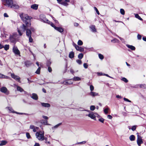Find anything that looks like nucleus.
Wrapping results in <instances>:
<instances>
[{
  "label": "nucleus",
  "mask_w": 146,
  "mask_h": 146,
  "mask_svg": "<svg viewBox=\"0 0 146 146\" xmlns=\"http://www.w3.org/2000/svg\"><path fill=\"white\" fill-rule=\"evenodd\" d=\"M109 108H106L104 110V112L105 114H107L108 113V110Z\"/></svg>",
  "instance_id": "37998d69"
},
{
  "label": "nucleus",
  "mask_w": 146,
  "mask_h": 146,
  "mask_svg": "<svg viewBox=\"0 0 146 146\" xmlns=\"http://www.w3.org/2000/svg\"><path fill=\"white\" fill-rule=\"evenodd\" d=\"M50 64H51L50 62V61H48L47 62L46 65L48 66H49L50 65Z\"/></svg>",
  "instance_id": "680f3d73"
},
{
  "label": "nucleus",
  "mask_w": 146,
  "mask_h": 146,
  "mask_svg": "<svg viewBox=\"0 0 146 146\" xmlns=\"http://www.w3.org/2000/svg\"><path fill=\"white\" fill-rule=\"evenodd\" d=\"M111 42H112L115 43V42H117L119 43V40H117V39L115 38L113 39V40H111Z\"/></svg>",
  "instance_id": "2f4dec72"
},
{
  "label": "nucleus",
  "mask_w": 146,
  "mask_h": 146,
  "mask_svg": "<svg viewBox=\"0 0 146 146\" xmlns=\"http://www.w3.org/2000/svg\"><path fill=\"white\" fill-rule=\"evenodd\" d=\"M34 146H40V145L38 143H36Z\"/></svg>",
  "instance_id": "774afa93"
},
{
  "label": "nucleus",
  "mask_w": 146,
  "mask_h": 146,
  "mask_svg": "<svg viewBox=\"0 0 146 146\" xmlns=\"http://www.w3.org/2000/svg\"><path fill=\"white\" fill-rule=\"evenodd\" d=\"M2 2L4 5L10 7L13 3V1L12 0H3Z\"/></svg>",
  "instance_id": "39448f33"
},
{
  "label": "nucleus",
  "mask_w": 146,
  "mask_h": 146,
  "mask_svg": "<svg viewBox=\"0 0 146 146\" xmlns=\"http://www.w3.org/2000/svg\"><path fill=\"white\" fill-rule=\"evenodd\" d=\"M30 129H32L34 132H36L38 131L39 129V127H35L33 125H31L30 126Z\"/></svg>",
  "instance_id": "9b49d317"
},
{
  "label": "nucleus",
  "mask_w": 146,
  "mask_h": 146,
  "mask_svg": "<svg viewBox=\"0 0 146 146\" xmlns=\"http://www.w3.org/2000/svg\"><path fill=\"white\" fill-rule=\"evenodd\" d=\"M40 67H39L37 70L36 71L35 73L37 74H39L40 73Z\"/></svg>",
  "instance_id": "4c0bfd02"
},
{
  "label": "nucleus",
  "mask_w": 146,
  "mask_h": 146,
  "mask_svg": "<svg viewBox=\"0 0 146 146\" xmlns=\"http://www.w3.org/2000/svg\"><path fill=\"white\" fill-rule=\"evenodd\" d=\"M19 6L17 3H14L13 2V4L11 5L10 7L11 8L17 9H19Z\"/></svg>",
  "instance_id": "ddd939ff"
},
{
  "label": "nucleus",
  "mask_w": 146,
  "mask_h": 146,
  "mask_svg": "<svg viewBox=\"0 0 146 146\" xmlns=\"http://www.w3.org/2000/svg\"><path fill=\"white\" fill-rule=\"evenodd\" d=\"M41 104L42 106L45 107H49L50 106L49 104L47 103H41Z\"/></svg>",
  "instance_id": "6ab92c4d"
},
{
  "label": "nucleus",
  "mask_w": 146,
  "mask_h": 146,
  "mask_svg": "<svg viewBox=\"0 0 146 146\" xmlns=\"http://www.w3.org/2000/svg\"><path fill=\"white\" fill-rule=\"evenodd\" d=\"M123 81L125 82L126 83H127L128 82V80L125 78H123L121 79Z\"/></svg>",
  "instance_id": "a18cd8bd"
},
{
  "label": "nucleus",
  "mask_w": 146,
  "mask_h": 146,
  "mask_svg": "<svg viewBox=\"0 0 146 146\" xmlns=\"http://www.w3.org/2000/svg\"><path fill=\"white\" fill-rule=\"evenodd\" d=\"M116 97L117 98H120V99H121V98H122V97L120 96H119V95H117L116 96Z\"/></svg>",
  "instance_id": "338daca9"
},
{
  "label": "nucleus",
  "mask_w": 146,
  "mask_h": 146,
  "mask_svg": "<svg viewBox=\"0 0 146 146\" xmlns=\"http://www.w3.org/2000/svg\"><path fill=\"white\" fill-rule=\"evenodd\" d=\"M136 128V126H135V125L133 126H132V127L131 128V130L133 131H134L135 130Z\"/></svg>",
  "instance_id": "6e6d98bb"
},
{
  "label": "nucleus",
  "mask_w": 146,
  "mask_h": 146,
  "mask_svg": "<svg viewBox=\"0 0 146 146\" xmlns=\"http://www.w3.org/2000/svg\"><path fill=\"white\" fill-rule=\"evenodd\" d=\"M90 95L92 97H94L95 96H99V94L96 92H91L90 93Z\"/></svg>",
  "instance_id": "2eb2a0df"
},
{
  "label": "nucleus",
  "mask_w": 146,
  "mask_h": 146,
  "mask_svg": "<svg viewBox=\"0 0 146 146\" xmlns=\"http://www.w3.org/2000/svg\"><path fill=\"white\" fill-rule=\"evenodd\" d=\"M20 17L26 26H31V24L30 21V20L32 19L31 17L27 15L23 16L22 14L20 15Z\"/></svg>",
  "instance_id": "7ed1b4c3"
},
{
  "label": "nucleus",
  "mask_w": 146,
  "mask_h": 146,
  "mask_svg": "<svg viewBox=\"0 0 146 146\" xmlns=\"http://www.w3.org/2000/svg\"><path fill=\"white\" fill-rule=\"evenodd\" d=\"M30 26H26L24 24H23L20 27L21 30L18 29V32L20 36H21L22 33L21 31L24 32L25 30L26 31V35L27 36H31V31L34 32L35 31V29L32 27L30 29L28 28Z\"/></svg>",
  "instance_id": "f257e3e1"
},
{
  "label": "nucleus",
  "mask_w": 146,
  "mask_h": 146,
  "mask_svg": "<svg viewBox=\"0 0 146 146\" xmlns=\"http://www.w3.org/2000/svg\"><path fill=\"white\" fill-rule=\"evenodd\" d=\"M108 118L109 119H112V117L111 115H108Z\"/></svg>",
  "instance_id": "69168bd1"
},
{
  "label": "nucleus",
  "mask_w": 146,
  "mask_h": 146,
  "mask_svg": "<svg viewBox=\"0 0 146 146\" xmlns=\"http://www.w3.org/2000/svg\"><path fill=\"white\" fill-rule=\"evenodd\" d=\"M7 142L6 141H1V143H0V145L1 146H3L6 145Z\"/></svg>",
  "instance_id": "c85d7f7f"
},
{
  "label": "nucleus",
  "mask_w": 146,
  "mask_h": 146,
  "mask_svg": "<svg viewBox=\"0 0 146 146\" xmlns=\"http://www.w3.org/2000/svg\"><path fill=\"white\" fill-rule=\"evenodd\" d=\"M62 124V123H60L56 125L55 126H54V127H52V129H54V128H57L58 127L61 125Z\"/></svg>",
  "instance_id": "72a5a7b5"
},
{
  "label": "nucleus",
  "mask_w": 146,
  "mask_h": 146,
  "mask_svg": "<svg viewBox=\"0 0 146 146\" xmlns=\"http://www.w3.org/2000/svg\"><path fill=\"white\" fill-rule=\"evenodd\" d=\"M78 45L81 46L83 44L82 42L80 40H79L78 42Z\"/></svg>",
  "instance_id": "a19ab883"
},
{
  "label": "nucleus",
  "mask_w": 146,
  "mask_h": 146,
  "mask_svg": "<svg viewBox=\"0 0 146 146\" xmlns=\"http://www.w3.org/2000/svg\"><path fill=\"white\" fill-rule=\"evenodd\" d=\"M13 52L15 54L20 55V52L17 47L14 46L13 48Z\"/></svg>",
  "instance_id": "9d476101"
},
{
  "label": "nucleus",
  "mask_w": 146,
  "mask_h": 146,
  "mask_svg": "<svg viewBox=\"0 0 146 146\" xmlns=\"http://www.w3.org/2000/svg\"><path fill=\"white\" fill-rule=\"evenodd\" d=\"M42 117L46 119H48V118L47 116H43Z\"/></svg>",
  "instance_id": "0e129e2a"
},
{
  "label": "nucleus",
  "mask_w": 146,
  "mask_h": 146,
  "mask_svg": "<svg viewBox=\"0 0 146 146\" xmlns=\"http://www.w3.org/2000/svg\"><path fill=\"white\" fill-rule=\"evenodd\" d=\"M4 47L5 50H7L9 48V45L7 44L5 45Z\"/></svg>",
  "instance_id": "c9c22d12"
},
{
  "label": "nucleus",
  "mask_w": 146,
  "mask_h": 146,
  "mask_svg": "<svg viewBox=\"0 0 146 146\" xmlns=\"http://www.w3.org/2000/svg\"><path fill=\"white\" fill-rule=\"evenodd\" d=\"M76 49L77 50L79 51L80 52H83L84 50V49L83 48L78 46L77 45L75 44V46Z\"/></svg>",
  "instance_id": "4468645a"
},
{
  "label": "nucleus",
  "mask_w": 146,
  "mask_h": 146,
  "mask_svg": "<svg viewBox=\"0 0 146 146\" xmlns=\"http://www.w3.org/2000/svg\"><path fill=\"white\" fill-rule=\"evenodd\" d=\"M120 13L122 15H124L125 13L124 10L122 9H120Z\"/></svg>",
  "instance_id": "e433bc0d"
},
{
  "label": "nucleus",
  "mask_w": 146,
  "mask_h": 146,
  "mask_svg": "<svg viewBox=\"0 0 146 146\" xmlns=\"http://www.w3.org/2000/svg\"><path fill=\"white\" fill-rule=\"evenodd\" d=\"M6 109H8L10 112L15 113V111H14L12 108L11 107H7L6 108Z\"/></svg>",
  "instance_id": "393cba45"
},
{
  "label": "nucleus",
  "mask_w": 146,
  "mask_h": 146,
  "mask_svg": "<svg viewBox=\"0 0 146 146\" xmlns=\"http://www.w3.org/2000/svg\"><path fill=\"white\" fill-rule=\"evenodd\" d=\"M40 18L42 21L44 23H49L48 22H50V21L46 19L44 16H41Z\"/></svg>",
  "instance_id": "f8f14e48"
},
{
  "label": "nucleus",
  "mask_w": 146,
  "mask_h": 146,
  "mask_svg": "<svg viewBox=\"0 0 146 146\" xmlns=\"http://www.w3.org/2000/svg\"><path fill=\"white\" fill-rule=\"evenodd\" d=\"M90 89L91 92H93V91L94 89V86L92 85H91L90 86Z\"/></svg>",
  "instance_id": "c03bdc74"
},
{
  "label": "nucleus",
  "mask_w": 146,
  "mask_h": 146,
  "mask_svg": "<svg viewBox=\"0 0 146 146\" xmlns=\"http://www.w3.org/2000/svg\"><path fill=\"white\" fill-rule=\"evenodd\" d=\"M94 9L96 11L97 14L98 15H99L100 14V13H99V12L98 11V9H97L96 7H94Z\"/></svg>",
  "instance_id": "5fc2aeb1"
},
{
  "label": "nucleus",
  "mask_w": 146,
  "mask_h": 146,
  "mask_svg": "<svg viewBox=\"0 0 146 146\" xmlns=\"http://www.w3.org/2000/svg\"><path fill=\"white\" fill-rule=\"evenodd\" d=\"M31 98L35 100H37L38 99V97L37 95L35 93H33L32 94Z\"/></svg>",
  "instance_id": "a211bd4d"
},
{
  "label": "nucleus",
  "mask_w": 146,
  "mask_h": 146,
  "mask_svg": "<svg viewBox=\"0 0 146 146\" xmlns=\"http://www.w3.org/2000/svg\"><path fill=\"white\" fill-rule=\"evenodd\" d=\"M76 62L78 63L79 64H81L82 63L81 60H76Z\"/></svg>",
  "instance_id": "603ef678"
},
{
  "label": "nucleus",
  "mask_w": 146,
  "mask_h": 146,
  "mask_svg": "<svg viewBox=\"0 0 146 146\" xmlns=\"http://www.w3.org/2000/svg\"><path fill=\"white\" fill-rule=\"evenodd\" d=\"M31 36H28L29 37V42H33V39L32 38Z\"/></svg>",
  "instance_id": "864d4df0"
},
{
  "label": "nucleus",
  "mask_w": 146,
  "mask_h": 146,
  "mask_svg": "<svg viewBox=\"0 0 146 146\" xmlns=\"http://www.w3.org/2000/svg\"><path fill=\"white\" fill-rule=\"evenodd\" d=\"M123 99L125 101H127V102H131V101L129 100L128 99L126 98H123Z\"/></svg>",
  "instance_id": "13d9d810"
},
{
  "label": "nucleus",
  "mask_w": 146,
  "mask_h": 146,
  "mask_svg": "<svg viewBox=\"0 0 146 146\" xmlns=\"http://www.w3.org/2000/svg\"><path fill=\"white\" fill-rule=\"evenodd\" d=\"M48 70L49 72H51L52 71V69L51 68L50 66L48 67Z\"/></svg>",
  "instance_id": "bf43d9fd"
},
{
  "label": "nucleus",
  "mask_w": 146,
  "mask_h": 146,
  "mask_svg": "<svg viewBox=\"0 0 146 146\" xmlns=\"http://www.w3.org/2000/svg\"><path fill=\"white\" fill-rule=\"evenodd\" d=\"M137 143L138 145L139 146H140L141 144L143 143L142 139V137L140 135H139V133H137Z\"/></svg>",
  "instance_id": "423d86ee"
},
{
  "label": "nucleus",
  "mask_w": 146,
  "mask_h": 146,
  "mask_svg": "<svg viewBox=\"0 0 146 146\" xmlns=\"http://www.w3.org/2000/svg\"><path fill=\"white\" fill-rule=\"evenodd\" d=\"M137 38L139 40H140L141 39V36L139 34H138L137 35Z\"/></svg>",
  "instance_id": "09e8293b"
},
{
  "label": "nucleus",
  "mask_w": 146,
  "mask_h": 146,
  "mask_svg": "<svg viewBox=\"0 0 146 146\" xmlns=\"http://www.w3.org/2000/svg\"><path fill=\"white\" fill-rule=\"evenodd\" d=\"M31 8L34 9L36 10L38 8V5L36 4H34L31 5Z\"/></svg>",
  "instance_id": "b1692460"
},
{
  "label": "nucleus",
  "mask_w": 146,
  "mask_h": 146,
  "mask_svg": "<svg viewBox=\"0 0 146 146\" xmlns=\"http://www.w3.org/2000/svg\"><path fill=\"white\" fill-rule=\"evenodd\" d=\"M84 110L85 111H88L89 113L88 114L86 115V116H88L89 117H90L91 118L93 119L95 118L96 116L93 112H91L90 110L88 111L86 110Z\"/></svg>",
  "instance_id": "0eeeda50"
},
{
  "label": "nucleus",
  "mask_w": 146,
  "mask_h": 146,
  "mask_svg": "<svg viewBox=\"0 0 146 146\" xmlns=\"http://www.w3.org/2000/svg\"><path fill=\"white\" fill-rule=\"evenodd\" d=\"M117 36L119 38V39L121 40L123 42H124V39L119 37L118 36Z\"/></svg>",
  "instance_id": "052dcab7"
},
{
  "label": "nucleus",
  "mask_w": 146,
  "mask_h": 146,
  "mask_svg": "<svg viewBox=\"0 0 146 146\" xmlns=\"http://www.w3.org/2000/svg\"><path fill=\"white\" fill-rule=\"evenodd\" d=\"M4 16L5 17H9L8 15L6 13H4Z\"/></svg>",
  "instance_id": "e2e57ef3"
},
{
  "label": "nucleus",
  "mask_w": 146,
  "mask_h": 146,
  "mask_svg": "<svg viewBox=\"0 0 146 146\" xmlns=\"http://www.w3.org/2000/svg\"><path fill=\"white\" fill-rule=\"evenodd\" d=\"M95 106H91L90 107V110L92 111L94 110L95 109Z\"/></svg>",
  "instance_id": "de8ad7c7"
},
{
  "label": "nucleus",
  "mask_w": 146,
  "mask_h": 146,
  "mask_svg": "<svg viewBox=\"0 0 146 146\" xmlns=\"http://www.w3.org/2000/svg\"><path fill=\"white\" fill-rule=\"evenodd\" d=\"M40 122L44 125H50L48 123V121L46 120H40Z\"/></svg>",
  "instance_id": "5701e85b"
},
{
  "label": "nucleus",
  "mask_w": 146,
  "mask_h": 146,
  "mask_svg": "<svg viewBox=\"0 0 146 146\" xmlns=\"http://www.w3.org/2000/svg\"><path fill=\"white\" fill-rule=\"evenodd\" d=\"M0 91L4 93L6 95H8L9 94V91L5 87H2Z\"/></svg>",
  "instance_id": "6e6552de"
},
{
  "label": "nucleus",
  "mask_w": 146,
  "mask_h": 146,
  "mask_svg": "<svg viewBox=\"0 0 146 146\" xmlns=\"http://www.w3.org/2000/svg\"><path fill=\"white\" fill-rule=\"evenodd\" d=\"M49 23V24H50L51 26H52V27H54V29L55 28V27H56L54 25L53 23H52L50 21L49 22H48Z\"/></svg>",
  "instance_id": "8fccbe9b"
},
{
  "label": "nucleus",
  "mask_w": 146,
  "mask_h": 146,
  "mask_svg": "<svg viewBox=\"0 0 146 146\" xmlns=\"http://www.w3.org/2000/svg\"><path fill=\"white\" fill-rule=\"evenodd\" d=\"M83 66L85 68H88V65L87 63H84V64Z\"/></svg>",
  "instance_id": "3c124183"
},
{
  "label": "nucleus",
  "mask_w": 146,
  "mask_h": 146,
  "mask_svg": "<svg viewBox=\"0 0 146 146\" xmlns=\"http://www.w3.org/2000/svg\"><path fill=\"white\" fill-rule=\"evenodd\" d=\"M98 56L99 58L101 60H102L104 58L103 56L100 54H99Z\"/></svg>",
  "instance_id": "79ce46f5"
},
{
  "label": "nucleus",
  "mask_w": 146,
  "mask_h": 146,
  "mask_svg": "<svg viewBox=\"0 0 146 146\" xmlns=\"http://www.w3.org/2000/svg\"><path fill=\"white\" fill-rule=\"evenodd\" d=\"M70 1V0H65L64 1H63L62 2L61 5L64 6H67L68 5L67 3L69 2Z\"/></svg>",
  "instance_id": "f3484780"
},
{
  "label": "nucleus",
  "mask_w": 146,
  "mask_h": 146,
  "mask_svg": "<svg viewBox=\"0 0 146 146\" xmlns=\"http://www.w3.org/2000/svg\"><path fill=\"white\" fill-rule=\"evenodd\" d=\"M11 76L12 78L15 79L17 81L21 83L20 81V78L18 76L15 75L13 73H11Z\"/></svg>",
  "instance_id": "1a4fd4ad"
},
{
  "label": "nucleus",
  "mask_w": 146,
  "mask_h": 146,
  "mask_svg": "<svg viewBox=\"0 0 146 146\" xmlns=\"http://www.w3.org/2000/svg\"><path fill=\"white\" fill-rule=\"evenodd\" d=\"M14 85L15 87H17V90L18 91H19L21 92L24 91L23 89L19 86H18L16 84H14Z\"/></svg>",
  "instance_id": "dca6fc26"
},
{
  "label": "nucleus",
  "mask_w": 146,
  "mask_h": 146,
  "mask_svg": "<svg viewBox=\"0 0 146 146\" xmlns=\"http://www.w3.org/2000/svg\"><path fill=\"white\" fill-rule=\"evenodd\" d=\"M26 135L27 138L28 139L30 138L31 137L30 134L28 132L26 133Z\"/></svg>",
  "instance_id": "49530a36"
},
{
  "label": "nucleus",
  "mask_w": 146,
  "mask_h": 146,
  "mask_svg": "<svg viewBox=\"0 0 146 146\" xmlns=\"http://www.w3.org/2000/svg\"><path fill=\"white\" fill-rule=\"evenodd\" d=\"M83 56V54L82 53H80L78 56V58L80 59H82Z\"/></svg>",
  "instance_id": "f704fd0d"
},
{
  "label": "nucleus",
  "mask_w": 146,
  "mask_h": 146,
  "mask_svg": "<svg viewBox=\"0 0 146 146\" xmlns=\"http://www.w3.org/2000/svg\"><path fill=\"white\" fill-rule=\"evenodd\" d=\"M73 80L75 81H80L81 80V79L80 78L78 77H74L73 79Z\"/></svg>",
  "instance_id": "7c9ffc66"
},
{
  "label": "nucleus",
  "mask_w": 146,
  "mask_h": 146,
  "mask_svg": "<svg viewBox=\"0 0 146 146\" xmlns=\"http://www.w3.org/2000/svg\"><path fill=\"white\" fill-rule=\"evenodd\" d=\"M0 78L10 79V78L8 76L0 73Z\"/></svg>",
  "instance_id": "aec40b11"
},
{
  "label": "nucleus",
  "mask_w": 146,
  "mask_h": 146,
  "mask_svg": "<svg viewBox=\"0 0 146 146\" xmlns=\"http://www.w3.org/2000/svg\"><path fill=\"white\" fill-rule=\"evenodd\" d=\"M36 138L39 141H42L43 140H45V143L48 144H50V141L47 142V138L44 137V131H37L35 134Z\"/></svg>",
  "instance_id": "f03ea898"
},
{
  "label": "nucleus",
  "mask_w": 146,
  "mask_h": 146,
  "mask_svg": "<svg viewBox=\"0 0 146 146\" xmlns=\"http://www.w3.org/2000/svg\"><path fill=\"white\" fill-rule=\"evenodd\" d=\"M25 64L26 66L28 67L31 65V64L30 61H27L25 62Z\"/></svg>",
  "instance_id": "c756f323"
},
{
  "label": "nucleus",
  "mask_w": 146,
  "mask_h": 146,
  "mask_svg": "<svg viewBox=\"0 0 146 146\" xmlns=\"http://www.w3.org/2000/svg\"><path fill=\"white\" fill-rule=\"evenodd\" d=\"M139 86L141 88H146V85L145 84H140Z\"/></svg>",
  "instance_id": "58836bf2"
},
{
  "label": "nucleus",
  "mask_w": 146,
  "mask_h": 146,
  "mask_svg": "<svg viewBox=\"0 0 146 146\" xmlns=\"http://www.w3.org/2000/svg\"><path fill=\"white\" fill-rule=\"evenodd\" d=\"M99 120L100 122L103 123L104 122V119L103 118H101L99 119Z\"/></svg>",
  "instance_id": "4d7b16f0"
},
{
  "label": "nucleus",
  "mask_w": 146,
  "mask_h": 146,
  "mask_svg": "<svg viewBox=\"0 0 146 146\" xmlns=\"http://www.w3.org/2000/svg\"><path fill=\"white\" fill-rule=\"evenodd\" d=\"M86 143V141H82L81 142H78V143H76L75 145L80 144H85Z\"/></svg>",
  "instance_id": "ea45409f"
},
{
  "label": "nucleus",
  "mask_w": 146,
  "mask_h": 146,
  "mask_svg": "<svg viewBox=\"0 0 146 146\" xmlns=\"http://www.w3.org/2000/svg\"><path fill=\"white\" fill-rule=\"evenodd\" d=\"M90 29H91L93 32H96V31L95 27L94 25H92L90 27Z\"/></svg>",
  "instance_id": "bb28decb"
},
{
  "label": "nucleus",
  "mask_w": 146,
  "mask_h": 146,
  "mask_svg": "<svg viewBox=\"0 0 146 146\" xmlns=\"http://www.w3.org/2000/svg\"><path fill=\"white\" fill-rule=\"evenodd\" d=\"M135 17L141 21H142L143 19L137 14H136L135 15Z\"/></svg>",
  "instance_id": "473e14b6"
},
{
  "label": "nucleus",
  "mask_w": 146,
  "mask_h": 146,
  "mask_svg": "<svg viewBox=\"0 0 146 146\" xmlns=\"http://www.w3.org/2000/svg\"><path fill=\"white\" fill-rule=\"evenodd\" d=\"M19 38V35L17 33H15L10 36L9 40L11 42L15 43L18 41Z\"/></svg>",
  "instance_id": "20e7f679"
},
{
  "label": "nucleus",
  "mask_w": 146,
  "mask_h": 146,
  "mask_svg": "<svg viewBox=\"0 0 146 146\" xmlns=\"http://www.w3.org/2000/svg\"><path fill=\"white\" fill-rule=\"evenodd\" d=\"M129 139L131 141H134L135 140V137L134 135H132L129 136Z\"/></svg>",
  "instance_id": "a878e982"
},
{
  "label": "nucleus",
  "mask_w": 146,
  "mask_h": 146,
  "mask_svg": "<svg viewBox=\"0 0 146 146\" xmlns=\"http://www.w3.org/2000/svg\"><path fill=\"white\" fill-rule=\"evenodd\" d=\"M126 46L128 48H130L132 50H134L135 49V47L132 45H129V44H126Z\"/></svg>",
  "instance_id": "412c9836"
},
{
  "label": "nucleus",
  "mask_w": 146,
  "mask_h": 146,
  "mask_svg": "<svg viewBox=\"0 0 146 146\" xmlns=\"http://www.w3.org/2000/svg\"><path fill=\"white\" fill-rule=\"evenodd\" d=\"M69 57L70 58H73L74 57V53L73 52H70L69 54Z\"/></svg>",
  "instance_id": "cd10ccee"
},
{
  "label": "nucleus",
  "mask_w": 146,
  "mask_h": 146,
  "mask_svg": "<svg viewBox=\"0 0 146 146\" xmlns=\"http://www.w3.org/2000/svg\"><path fill=\"white\" fill-rule=\"evenodd\" d=\"M55 29L60 33L64 31L63 29L60 27H55Z\"/></svg>",
  "instance_id": "4be33fe9"
}]
</instances>
